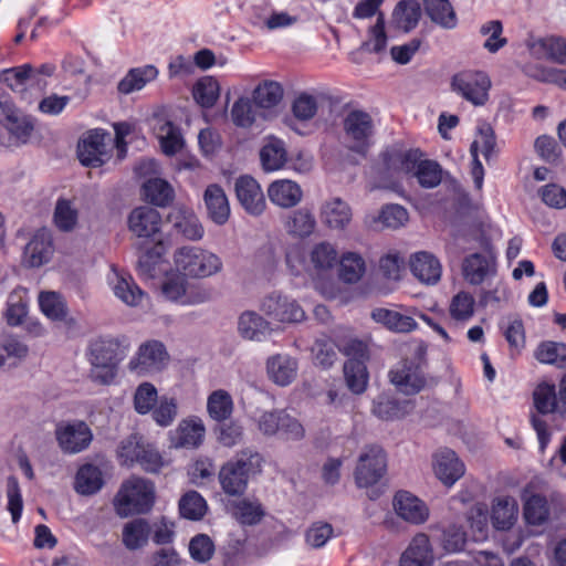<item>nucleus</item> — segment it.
<instances>
[{
    "instance_id": "1",
    "label": "nucleus",
    "mask_w": 566,
    "mask_h": 566,
    "mask_svg": "<svg viewBox=\"0 0 566 566\" xmlns=\"http://www.w3.org/2000/svg\"><path fill=\"white\" fill-rule=\"evenodd\" d=\"M129 347V339L125 335L92 342L90 345L91 377L101 384H109L116 375L118 363L125 357Z\"/></svg>"
},
{
    "instance_id": "2",
    "label": "nucleus",
    "mask_w": 566,
    "mask_h": 566,
    "mask_svg": "<svg viewBox=\"0 0 566 566\" xmlns=\"http://www.w3.org/2000/svg\"><path fill=\"white\" fill-rule=\"evenodd\" d=\"M262 457L252 450L241 451L234 460L224 463L219 471V482L230 496L242 495L251 475L261 471Z\"/></svg>"
},
{
    "instance_id": "3",
    "label": "nucleus",
    "mask_w": 566,
    "mask_h": 566,
    "mask_svg": "<svg viewBox=\"0 0 566 566\" xmlns=\"http://www.w3.org/2000/svg\"><path fill=\"white\" fill-rule=\"evenodd\" d=\"M154 500V484L143 478L133 476L123 483L114 499V506L119 516L126 517L148 512Z\"/></svg>"
},
{
    "instance_id": "4",
    "label": "nucleus",
    "mask_w": 566,
    "mask_h": 566,
    "mask_svg": "<svg viewBox=\"0 0 566 566\" xmlns=\"http://www.w3.org/2000/svg\"><path fill=\"white\" fill-rule=\"evenodd\" d=\"M343 130L346 147L366 157L373 145L375 132L371 116L364 111H350L343 119Z\"/></svg>"
},
{
    "instance_id": "5",
    "label": "nucleus",
    "mask_w": 566,
    "mask_h": 566,
    "mask_svg": "<svg viewBox=\"0 0 566 566\" xmlns=\"http://www.w3.org/2000/svg\"><path fill=\"white\" fill-rule=\"evenodd\" d=\"M175 264L179 272L190 277H208L222 268L220 258L195 247H182L175 253Z\"/></svg>"
},
{
    "instance_id": "6",
    "label": "nucleus",
    "mask_w": 566,
    "mask_h": 566,
    "mask_svg": "<svg viewBox=\"0 0 566 566\" xmlns=\"http://www.w3.org/2000/svg\"><path fill=\"white\" fill-rule=\"evenodd\" d=\"M387 472V455L377 444L365 447L357 461L354 476L357 486L368 488L378 483Z\"/></svg>"
},
{
    "instance_id": "7",
    "label": "nucleus",
    "mask_w": 566,
    "mask_h": 566,
    "mask_svg": "<svg viewBox=\"0 0 566 566\" xmlns=\"http://www.w3.org/2000/svg\"><path fill=\"white\" fill-rule=\"evenodd\" d=\"M258 428L264 436L280 434L285 440L292 441H298L305 436L303 424L285 409L263 412L258 420Z\"/></svg>"
},
{
    "instance_id": "8",
    "label": "nucleus",
    "mask_w": 566,
    "mask_h": 566,
    "mask_svg": "<svg viewBox=\"0 0 566 566\" xmlns=\"http://www.w3.org/2000/svg\"><path fill=\"white\" fill-rule=\"evenodd\" d=\"M452 91L475 106H482L489 98L491 81L480 71H462L453 75Z\"/></svg>"
},
{
    "instance_id": "9",
    "label": "nucleus",
    "mask_w": 566,
    "mask_h": 566,
    "mask_svg": "<svg viewBox=\"0 0 566 566\" xmlns=\"http://www.w3.org/2000/svg\"><path fill=\"white\" fill-rule=\"evenodd\" d=\"M479 151L483 155L486 163L496 157V139L493 128L489 124H483L478 129V138L471 144L470 153L473 158L471 175L476 189L483 186L484 169L479 160Z\"/></svg>"
},
{
    "instance_id": "10",
    "label": "nucleus",
    "mask_w": 566,
    "mask_h": 566,
    "mask_svg": "<svg viewBox=\"0 0 566 566\" xmlns=\"http://www.w3.org/2000/svg\"><path fill=\"white\" fill-rule=\"evenodd\" d=\"M106 139L111 140L109 134L102 129H94L86 134L77 146V156L82 165L99 167L109 159Z\"/></svg>"
},
{
    "instance_id": "11",
    "label": "nucleus",
    "mask_w": 566,
    "mask_h": 566,
    "mask_svg": "<svg viewBox=\"0 0 566 566\" xmlns=\"http://www.w3.org/2000/svg\"><path fill=\"white\" fill-rule=\"evenodd\" d=\"M260 308L265 315L282 323H300L305 318V312L295 301L276 292L266 295Z\"/></svg>"
},
{
    "instance_id": "12",
    "label": "nucleus",
    "mask_w": 566,
    "mask_h": 566,
    "mask_svg": "<svg viewBox=\"0 0 566 566\" xmlns=\"http://www.w3.org/2000/svg\"><path fill=\"white\" fill-rule=\"evenodd\" d=\"M55 434L60 448L65 453H78L85 450L93 439L91 429L83 421L59 424Z\"/></svg>"
},
{
    "instance_id": "13",
    "label": "nucleus",
    "mask_w": 566,
    "mask_h": 566,
    "mask_svg": "<svg viewBox=\"0 0 566 566\" xmlns=\"http://www.w3.org/2000/svg\"><path fill=\"white\" fill-rule=\"evenodd\" d=\"M1 115L6 118V128L10 134V142L6 144V146H18L28 143L33 132L31 119L15 109L7 98H0V116Z\"/></svg>"
},
{
    "instance_id": "14",
    "label": "nucleus",
    "mask_w": 566,
    "mask_h": 566,
    "mask_svg": "<svg viewBox=\"0 0 566 566\" xmlns=\"http://www.w3.org/2000/svg\"><path fill=\"white\" fill-rule=\"evenodd\" d=\"M235 196L242 208L251 216H260L266 207L265 196L259 182L251 176H241L234 182Z\"/></svg>"
},
{
    "instance_id": "15",
    "label": "nucleus",
    "mask_w": 566,
    "mask_h": 566,
    "mask_svg": "<svg viewBox=\"0 0 566 566\" xmlns=\"http://www.w3.org/2000/svg\"><path fill=\"white\" fill-rule=\"evenodd\" d=\"M165 252V244L160 240H156L150 248L145 249L137 262L139 280H158L167 272V264L163 260Z\"/></svg>"
},
{
    "instance_id": "16",
    "label": "nucleus",
    "mask_w": 566,
    "mask_h": 566,
    "mask_svg": "<svg viewBox=\"0 0 566 566\" xmlns=\"http://www.w3.org/2000/svg\"><path fill=\"white\" fill-rule=\"evenodd\" d=\"M157 292L165 300L182 305L200 304L212 296L205 285H158Z\"/></svg>"
},
{
    "instance_id": "17",
    "label": "nucleus",
    "mask_w": 566,
    "mask_h": 566,
    "mask_svg": "<svg viewBox=\"0 0 566 566\" xmlns=\"http://www.w3.org/2000/svg\"><path fill=\"white\" fill-rule=\"evenodd\" d=\"M409 269L420 283H438L442 275L439 259L428 251H418L409 256Z\"/></svg>"
},
{
    "instance_id": "18",
    "label": "nucleus",
    "mask_w": 566,
    "mask_h": 566,
    "mask_svg": "<svg viewBox=\"0 0 566 566\" xmlns=\"http://www.w3.org/2000/svg\"><path fill=\"white\" fill-rule=\"evenodd\" d=\"M298 360L286 353H279L266 359L269 378L277 386L291 385L297 376Z\"/></svg>"
},
{
    "instance_id": "19",
    "label": "nucleus",
    "mask_w": 566,
    "mask_h": 566,
    "mask_svg": "<svg viewBox=\"0 0 566 566\" xmlns=\"http://www.w3.org/2000/svg\"><path fill=\"white\" fill-rule=\"evenodd\" d=\"M392 504L397 515L408 523L422 524L429 517L427 505L408 491L397 492Z\"/></svg>"
},
{
    "instance_id": "20",
    "label": "nucleus",
    "mask_w": 566,
    "mask_h": 566,
    "mask_svg": "<svg viewBox=\"0 0 566 566\" xmlns=\"http://www.w3.org/2000/svg\"><path fill=\"white\" fill-rule=\"evenodd\" d=\"M422 154L418 149L405 150L398 145L388 147L380 154V159L388 174H410L415 169V163Z\"/></svg>"
},
{
    "instance_id": "21",
    "label": "nucleus",
    "mask_w": 566,
    "mask_h": 566,
    "mask_svg": "<svg viewBox=\"0 0 566 566\" xmlns=\"http://www.w3.org/2000/svg\"><path fill=\"white\" fill-rule=\"evenodd\" d=\"M317 293L336 305L365 300L374 292L370 285H314Z\"/></svg>"
},
{
    "instance_id": "22",
    "label": "nucleus",
    "mask_w": 566,
    "mask_h": 566,
    "mask_svg": "<svg viewBox=\"0 0 566 566\" xmlns=\"http://www.w3.org/2000/svg\"><path fill=\"white\" fill-rule=\"evenodd\" d=\"M128 224L130 231L137 237L150 238L159 232L161 217L155 208L148 206L138 207L132 211Z\"/></svg>"
},
{
    "instance_id": "23",
    "label": "nucleus",
    "mask_w": 566,
    "mask_h": 566,
    "mask_svg": "<svg viewBox=\"0 0 566 566\" xmlns=\"http://www.w3.org/2000/svg\"><path fill=\"white\" fill-rule=\"evenodd\" d=\"M434 473L447 486L453 485L463 474L464 465L450 449H443L434 455Z\"/></svg>"
},
{
    "instance_id": "24",
    "label": "nucleus",
    "mask_w": 566,
    "mask_h": 566,
    "mask_svg": "<svg viewBox=\"0 0 566 566\" xmlns=\"http://www.w3.org/2000/svg\"><path fill=\"white\" fill-rule=\"evenodd\" d=\"M203 200L209 218L219 226L230 218V205L224 190L216 184L209 185L203 193Z\"/></svg>"
},
{
    "instance_id": "25",
    "label": "nucleus",
    "mask_w": 566,
    "mask_h": 566,
    "mask_svg": "<svg viewBox=\"0 0 566 566\" xmlns=\"http://www.w3.org/2000/svg\"><path fill=\"white\" fill-rule=\"evenodd\" d=\"M205 426L198 418L184 419L171 433V446L175 448H197L205 437Z\"/></svg>"
},
{
    "instance_id": "26",
    "label": "nucleus",
    "mask_w": 566,
    "mask_h": 566,
    "mask_svg": "<svg viewBox=\"0 0 566 566\" xmlns=\"http://www.w3.org/2000/svg\"><path fill=\"white\" fill-rule=\"evenodd\" d=\"M272 203L284 209L297 206L303 198V191L295 181L281 179L273 181L268 188Z\"/></svg>"
},
{
    "instance_id": "27",
    "label": "nucleus",
    "mask_w": 566,
    "mask_h": 566,
    "mask_svg": "<svg viewBox=\"0 0 566 566\" xmlns=\"http://www.w3.org/2000/svg\"><path fill=\"white\" fill-rule=\"evenodd\" d=\"M518 505L512 496H499L493 500L491 522L497 531L511 530L517 521Z\"/></svg>"
},
{
    "instance_id": "28",
    "label": "nucleus",
    "mask_w": 566,
    "mask_h": 566,
    "mask_svg": "<svg viewBox=\"0 0 566 566\" xmlns=\"http://www.w3.org/2000/svg\"><path fill=\"white\" fill-rule=\"evenodd\" d=\"M237 331L240 337L261 342L271 332L270 323L254 311H244L238 317Z\"/></svg>"
},
{
    "instance_id": "29",
    "label": "nucleus",
    "mask_w": 566,
    "mask_h": 566,
    "mask_svg": "<svg viewBox=\"0 0 566 566\" xmlns=\"http://www.w3.org/2000/svg\"><path fill=\"white\" fill-rule=\"evenodd\" d=\"M53 254L51 235L46 231L38 232L24 249L23 262L38 268L49 262Z\"/></svg>"
},
{
    "instance_id": "30",
    "label": "nucleus",
    "mask_w": 566,
    "mask_h": 566,
    "mask_svg": "<svg viewBox=\"0 0 566 566\" xmlns=\"http://www.w3.org/2000/svg\"><path fill=\"white\" fill-rule=\"evenodd\" d=\"M337 272L343 283H359L367 272V262L356 251H344L338 258Z\"/></svg>"
},
{
    "instance_id": "31",
    "label": "nucleus",
    "mask_w": 566,
    "mask_h": 566,
    "mask_svg": "<svg viewBox=\"0 0 566 566\" xmlns=\"http://www.w3.org/2000/svg\"><path fill=\"white\" fill-rule=\"evenodd\" d=\"M391 382L405 395L419 392L426 384L419 367L403 364L401 368L390 371Z\"/></svg>"
},
{
    "instance_id": "32",
    "label": "nucleus",
    "mask_w": 566,
    "mask_h": 566,
    "mask_svg": "<svg viewBox=\"0 0 566 566\" xmlns=\"http://www.w3.org/2000/svg\"><path fill=\"white\" fill-rule=\"evenodd\" d=\"M284 229L293 238H308L316 229L315 216L307 208L296 209L286 216Z\"/></svg>"
},
{
    "instance_id": "33",
    "label": "nucleus",
    "mask_w": 566,
    "mask_h": 566,
    "mask_svg": "<svg viewBox=\"0 0 566 566\" xmlns=\"http://www.w3.org/2000/svg\"><path fill=\"white\" fill-rule=\"evenodd\" d=\"M462 272L469 283H483L493 277L495 264L484 255L474 253L464 259Z\"/></svg>"
},
{
    "instance_id": "34",
    "label": "nucleus",
    "mask_w": 566,
    "mask_h": 566,
    "mask_svg": "<svg viewBox=\"0 0 566 566\" xmlns=\"http://www.w3.org/2000/svg\"><path fill=\"white\" fill-rule=\"evenodd\" d=\"M370 316L376 323L384 325L387 329L395 333H409L418 326L411 316L387 308H375Z\"/></svg>"
},
{
    "instance_id": "35",
    "label": "nucleus",
    "mask_w": 566,
    "mask_h": 566,
    "mask_svg": "<svg viewBox=\"0 0 566 566\" xmlns=\"http://www.w3.org/2000/svg\"><path fill=\"white\" fill-rule=\"evenodd\" d=\"M154 130L165 155L174 156L182 149L185 140L180 129L172 122L159 119L154 126Z\"/></svg>"
},
{
    "instance_id": "36",
    "label": "nucleus",
    "mask_w": 566,
    "mask_h": 566,
    "mask_svg": "<svg viewBox=\"0 0 566 566\" xmlns=\"http://www.w3.org/2000/svg\"><path fill=\"white\" fill-rule=\"evenodd\" d=\"M322 220L331 229H344L352 220V209L339 198L326 201L322 207Z\"/></svg>"
},
{
    "instance_id": "37",
    "label": "nucleus",
    "mask_w": 566,
    "mask_h": 566,
    "mask_svg": "<svg viewBox=\"0 0 566 566\" xmlns=\"http://www.w3.org/2000/svg\"><path fill=\"white\" fill-rule=\"evenodd\" d=\"M167 357L163 343L149 340L139 347L137 357L129 363L130 370H144L147 367L161 364Z\"/></svg>"
},
{
    "instance_id": "38",
    "label": "nucleus",
    "mask_w": 566,
    "mask_h": 566,
    "mask_svg": "<svg viewBox=\"0 0 566 566\" xmlns=\"http://www.w3.org/2000/svg\"><path fill=\"white\" fill-rule=\"evenodd\" d=\"M423 7L432 22L449 30L457 27V15L449 0H423Z\"/></svg>"
},
{
    "instance_id": "39",
    "label": "nucleus",
    "mask_w": 566,
    "mask_h": 566,
    "mask_svg": "<svg viewBox=\"0 0 566 566\" xmlns=\"http://www.w3.org/2000/svg\"><path fill=\"white\" fill-rule=\"evenodd\" d=\"M533 398L536 410L542 415L553 412L565 413L564 409L559 406V396L554 385L547 382L539 384L533 392Z\"/></svg>"
},
{
    "instance_id": "40",
    "label": "nucleus",
    "mask_w": 566,
    "mask_h": 566,
    "mask_svg": "<svg viewBox=\"0 0 566 566\" xmlns=\"http://www.w3.org/2000/svg\"><path fill=\"white\" fill-rule=\"evenodd\" d=\"M420 6L415 0H401L392 12L396 27L405 32L411 31L419 22Z\"/></svg>"
},
{
    "instance_id": "41",
    "label": "nucleus",
    "mask_w": 566,
    "mask_h": 566,
    "mask_svg": "<svg viewBox=\"0 0 566 566\" xmlns=\"http://www.w3.org/2000/svg\"><path fill=\"white\" fill-rule=\"evenodd\" d=\"M151 527L145 518H135L124 525L123 543L130 549L144 546L149 538Z\"/></svg>"
},
{
    "instance_id": "42",
    "label": "nucleus",
    "mask_w": 566,
    "mask_h": 566,
    "mask_svg": "<svg viewBox=\"0 0 566 566\" xmlns=\"http://www.w3.org/2000/svg\"><path fill=\"white\" fill-rule=\"evenodd\" d=\"M410 174L426 189L439 186L442 180L441 166L434 160L421 159V157L415 163V169Z\"/></svg>"
},
{
    "instance_id": "43",
    "label": "nucleus",
    "mask_w": 566,
    "mask_h": 566,
    "mask_svg": "<svg viewBox=\"0 0 566 566\" xmlns=\"http://www.w3.org/2000/svg\"><path fill=\"white\" fill-rule=\"evenodd\" d=\"M343 371L346 386L353 394L359 395L366 390L368 373L361 359H348Z\"/></svg>"
},
{
    "instance_id": "44",
    "label": "nucleus",
    "mask_w": 566,
    "mask_h": 566,
    "mask_svg": "<svg viewBox=\"0 0 566 566\" xmlns=\"http://www.w3.org/2000/svg\"><path fill=\"white\" fill-rule=\"evenodd\" d=\"M158 71L153 65L130 70L118 83V91L123 94H130L142 90L148 82L157 77Z\"/></svg>"
},
{
    "instance_id": "45",
    "label": "nucleus",
    "mask_w": 566,
    "mask_h": 566,
    "mask_svg": "<svg viewBox=\"0 0 566 566\" xmlns=\"http://www.w3.org/2000/svg\"><path fill=\"white\" fill-rule=\"evenodd\" d=\"M283 87L275 81H263L253 91L252 98L260 108H272L283 98Z\"/></svg>"
},
{
    "instance_id": "46",
    "label": "nucleus",
    "mask_w": 566,
    "mask_h": 566,
    "mask_svg": "<svg viewBox=\"0 0 566 566\" xmlns=\"http://www.w3.org/2000/svg\"><path fill=\"white\" fill-rule=\"evenodd\" d=\"M102 485V472L97 467L84 464L80 468L75 478L76 492L83 495H91L101 490Z\"/></svg>"
},
{
    "instance_id": "47",
    "label": "nucleus",
    "mask_w": 566,
    "mask_h": 566,
    "mask_svg": "<svg viewBox=\"0 0 566 566\" xmlns=\"http://www.w3.org/2000/svg\"><path fill=\"white\" fill-rule=\"evenodd\" d=\"M34 70L30 64L6 70L1 80L14 92L20 93L23 98L27 93V85L33 84Z\"/></svg>"
},
{
    "instance_id": "48",
    "label": "nucleus",
    "mask_w": 566,
    "mask_h": 566,
    "mask_svg": "<svg viewBox=\"0 0 566 566\" xmlns=\"http://www.w3.org/2000/svg\"><path fill=\"white\" fill-rule=\"evenodd\" d=\"M209 416L216 421H224L233 412V400L230 394L219 389L210 394L207 401Z\"/></svg>"
},
{
    "instance_id": "49",
    "label": "nucleus",
    "mask_w": 566,
    "mask_h": 566,
    "mask_svg": "<svg viewBox=\"0 0 566 566\" xmlns=\"http://www.w3.org/2000/svg\"><path fill=\"white\" fill-rule=\"evenodd\" d=\"M53 220L59 230L71 232L77 226L78 210L73 201L59 199L54 208Z\"/></svg>"
},
{
    "instance_id": "50",
    "label": "nucleus",
    "mask_w": 566,
    "mask_h": 566,
    "mask_svg": "<svg viewBox=\"0 0 566 566\" xmlns=\"http://www.w3.org/2000/svg\"><path fill=\"white\" fill-rule=\"evenodd\" d=\"M143 188L147 200L155 206L166 207L174 199V189L164 179H149L147 182L144 184Z\"/></svg>"
},
{
    "instance_id": "51",
    "label": "nucleus",
    "mask_w": 566,
    "mask_h": 566,
    "mask_svg": "<svg viewBox=\"0 0 566 566\" xmlns=\"http://www.w3.org/2000/svg\"><path fill=\"white\" fill-rule=\"evenodd\" d=\"M535 358L542 364L566 368V344L543 342L535 350Z\"/></svg>"
},
{
    "instance_id": "52",
    "label": "nucleus",
    "mask_w": 566,
    "mask_h": 566,
    "mask_svg": "<svg viewBox=\"0 0 566 566\" xmlns=\"http://www.w3.org/2000/svg\"><path fill=\"white\" fill-rule=\"evenodd\" d=\"M533 49L534 53L541 57L566 64V40L563 38L541 39L534 44Z\"/></svg>"
},
{
    "instance_id": "53",
    "label": "nucleus",
    "mask_w": 566,
    "mask_h": 566,
    "mask_svg": "<svg viewBox=\"0 0 566 566\" xmlns=\"http://www.w3.org/2000/svg\"><path fill=\"white\" fill-rule=\"evenodd\" d=\"M549 505L546 497L532 494L524 504V518L528 524L542 525L549 517Z\"/></svg>"
},
{
    "instance_id": "54",
    "label": "nucleus",
    "mask_w": 566,
    "mask_h": 566,
    "mask_svg": "<svg viewBox=\"0 0 566 566\" xmlns=\"http://www.w3.org/2000/svg\"><path fill=\"white\" fill-rule=\"evenodd\" d=\"M260 158L266 171L282 168L286 161V150L283 142L274 139L264 145L260 151Z\"/></svg>"
},
{
    "instance_id": "55",
    "label": "nucleus",
    "mask_w": 566,
    "mask_h": 566,
    "mask_svg": "<svg viewBox=\"0 0 566 566\" xmlns=\"http://www.w3.org/2000/svg\"><path fill=\"white\" fill-rule=\"evenodd\" d=\"M220 95V86L217 80L211 76H205L197 82L193 88V97L196 102L205 107H212Z\"/></svg>"
},
{
    "instance_id": "56",
    "label": "nucleus",
    "mask_w": 566,
    "mask_h": 566,
    "mask_svg": "<svg viewBox=\"0 0 566 566\" xmlns=\"http://www.w3.org/2000/svg\"><path fill=\"white\" fill-rule=\"evenodd\" d=\"M338 258L334 245L326 241L315 244L310 254L311 263L318 271L331 270L338 263Z\"/></svg>"
},
{
    "instance_id": "57",
    "label": "nucleus",
    "mask_w": 566,
    "mask_h": 566,
    "mask_svg": "<svg viewBox=\"0 0 566 566\" xmlns=\"http://www.w3.org/2000/svg\"><path fill=\"white\" fill-rule=\"evenodd\" d=\"M179 511L182 517L198 521L205 516L207 503L197 491H189L180 499Z\"/></svg>"
},
{
    "instance_id": "58",
    "label": "nucleus",
    "mask_w": 566,
    "mask_h": 566,
    "mask_svg": "<svg viewBox=\"0 0 566 566\" xmlns=\"http://www.w3.org/2000/svg\"><path fill=\"white\" fill-rule=\"evenodd\" d=\"M369 39L361 44V49L371 53H381L387 45V34L385 32V15L379 12L376 23L370 27Z\"/></svg>"
},
{
    "instance_id": "59",
    "label": "nucleus",
    "mask_w": 566,
    "mask_h": 566,
    "mask_svg": "<svg viewBox=\"0 0 566 566\" xmlns=\"http://www.w3.org/2000/svg\"><path fill=\"white\" fill-rule=\"evenodd\" d=\"M474 297L467 292H459L455 294L450 303V316L460 322L470 319L474 314Z\"/></svg>"
},
{
    "instance_id": "60",
    "label": "nucleus",
    "mask_w": 566,
    "mask_h": 566,
    "mask_svg": "<svg viewBox=\"0 0 566 566\" xmlns=\"http://www.w3.org/2000/svg\"><path fill=\"white\" fill-rule=\"evenodd\" d=\"M114 294L132 307L144 308L149 305V296L139 285H114Z\"/></svg>"
},
{
    "instance_id": "61",
    "label": "nucleus",
    "mask_w": 566,
    "mask_h": 566,
    "mask_svg": "<svg viewBox=\"0 0 566 566\" xmlns=\"http://www.w3.org/2000/svg\"><path fill=\"white\" fill-rule=\"evenodd\" d=\"M144 444L145 441L143 437L138 434H132L122 440L117 449V455L122 464L132 465L137 463Z\"/></svg>"
},
{
    "instance_id": "62",
    "label": "nucleus",
    "mask_w": 566,
    "mask_h": 566,
    "mask_svg": "<svg viewBox=\"0 0 566 566\" xmlns=\"http://www.w3.org/2000/svg\"><path fill=\"white\" fill-rule=\"evenodd\" d=\"M24 289L15 290L10 294L8 300V308L6 311L7 323L11 326H18L23 323V318L28 314L27 301L21 295Z\"/></svg>"
},
{
    "instance_id": "63",
    "label": "nucleus",
    "mask_w": 566,
    "mask_h": 566,
    "mask_svg": "<svg viewBox=\"0 0 566 566\" xmlns=\"http://www.w3.org/2000/svg\"><path fill=\"white\" fill-rule=\"evenodd\" d=\"M29 348L18 338L9 336L0 344V368L12 366L15 363H8L9 359H21L28 355Z\"/></svg>"
},
{
    "instance_id": "64",
    "label": "nucleus",
    "mask_w": 566,
    "mask_h": 566,
    "mask_svg": "<svg viewBox=\"0 0 566 566\" xmlns=\"http://www.w3.org/2000/svg\"><path fill=\"white\" fill-rule=\"evenodd\" d=\"M39 304L44 315L52 319H62L65 315V304L56 292H41Z\"/></svg>"
}]
</instances>
